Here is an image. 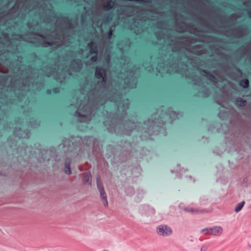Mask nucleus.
<instances>
[{"instance_id": "f257e3e1", "label": "nucleus", "mask_w": 251, "mask_h": 251, "mask_svg": "<svg viewBox=\"0 0 251 251\" xmlns=\"http://www.w3.org/2000/svg\"><path fill=\"white\" fill-rule=\"evenodd\" d=\"M156 233L163 236H170L172 233V229L167 225H161L156 227Z\"/></svg>"}, {"instance_id": "f03ea898", "label": "nucleus", "mask_w": 251, "mask_h": 251, "mask_svg": "<svg viewBox=\"0 0 251 251\" xmlns=\"http://www.w3.org/2000/svg\"><path fill=\"white\" fill-rule=\"evenodd\" d=\"M97 183L98 188L100 193V198L103 200V204L104 205V206H106L108 205V201L106 199V195L104 192L103 187H102L101 184L100 183V179L98 178H97Z\"/></svg>"}, {"instance_id": "7ed1b4c3", "label": "nucleus", "mask_w": 251, "mask_h": 251, "mask_svg": "<svg viewBox=\"0 0 251 251\" xmlns=\"http://www.w3.org/2000/svg\"><path fill=\"white\" fill-rule=\"evenodd\" d=\"M210 235L211 236H220L223 231V228L220 226H215L213 227H210Z\"/></svg>"}, {"instance_id": "20e7f679", "label": "nucleus", "mask_w": 251, "mask_h": 251, "mask_svg": "<svg viewBox=\"0 0 251 251\" xmlns=\"http://www.w3.org/2000/svg\"><path fill=\"white\" fill-rule=\"evenodd\" d=\"M103 70L100 67H97L96 68L95 75L97 78H102V81L105 82V74H103L102 71Z\"/></svg>"}, {"instance_id": "39448f33", "label": "nucleus", "mask_w": 251, "mask_h": 251, "mask_svg": "<svg viewBox=\"0 0 251 251\" xmlns=\"http://www.w3.org/2000/svg\"><path fill=\"white\" fill-rule=\"evenodd\" d=\"M87 46L90 49L91 53L96 54L97 53V47L94 42L91 41L88 44Z\"/></svg>"}, {"instance_id": "423d86ee", "label": "nucleus", "mask_w": 251, "mask_h": 251, "mask_svg": "<svg viewBox=\"0 0 251 251\" xmlns=\"http://www.w3.org/2000/svg\"><path fill=\"white\" fill-rule=\"evenodd\" d=\"M246 103V101L242 98H238L235 99V104L237 106H244Z\"/></svg>"}, {"instance_id": "0eeeda50", "label": "nucleus", "mask_w": 251, "mask_h": 251, "mask_svg": "<svg viewBox=\"0 0 251 251\" xmlns=\"http://www.w3.org/2000/svg\"><path fill=\"white\" fill-rule=\"evenodd\" d=\"M239 85L244 88H247L249 86V81L247 79H243L239 82Z\"/></svg>"}, {"instance_id": "6e6552de", "label": "nucleus", "mask_w": 251, "mask_h": 251, "mask_svg": "<svg viewBox=\"0 0 251 251\" xmlns=\"http://www.w3.org/2000/svg\"><path fill=\"white\" fill-rule=\"evenodd\" d=\"M114 4L115 2L110 0L104 6V8L106 10H110L113 7Z\"/></svg>"}, {"instance_id": "1a4fd4ad", "label": "nucleus", "mask_w": 251, "mask_h": 251, "mask_svg": "<svg viewBox=\"0 0 251 251\" xmlns=\"http://www.w3.org/2000/svg\"><path fill=\"white\" fill-rule=\"evenodd\" d=\"M202 72L206 74L208 76V79L210 81L212 82H215L216 80V77L212 75L209 74L208 72H207L206 71L202 70Z\"/></svg>"}, {"instance_id": "9d476101", "label": "nucleus", "mask_w": 251, "mask_h": 251, "mask_svg": "<svg viewBox=\"0 0 251 251\" xmlns=\"http://www.w3.org/2000/svg\"><path fill=\"white\" fill-rule=\"evenodd\" d=\"M244 204H245V201H242L241 202L238 203L235 207V211L236 213H238V212H239L242 209V208L244 206Z\"/></svg>"}, {"instance_id": "9b49d317", "label": "nucleus", "mask_w": 251, "mask_h": 251, "mask_svg": "<svg viewBox=\"0 0 251 251\" xmlns=\"http://www.w3.org/2000/svg\"><path fill=\"white\" fill-rule=\"evenodd\" d=\"M91 179V176L89 173L85 174L83 177V181L86 183H89Z\"/></svg>"}, {"instance_id": "f8f14e48", "label": "nucleus", "mask_w": 251, "mask_h": 251, "mask_svg": "<svg viewBox=\"0 0 251 251\" xmlns=\"http://www.w3.org/2000/svg\"><path fill=\"white\" fill-rule=\"evenodd\" d=\"M69 163H67L66 162L65 164V168L64 170V172L66 174L70 175L71 174V171L69 166Z\"/></svg>"}, {"instance_id": "ddd939ff", "label": "nucleus", "mask_w": 251, "mask_h": 251, "mask_svg": "<svg viewBox=\"0 0 251 251\" xmlns=\"http://www.w3.org/2000/svg\"><path fill=\"white\" fill-rule=\"evenodd\" d=\"M210 232H211L210 227L202 229L200 231V233L201 234H202L204 235H210Z\"/></svg>"}, {"instance_id": "4468645a", "label": "nucleus", "mask_w": 251, "mask_h": 251, "mask_svg": "<svg viewBox=\"0 0 251 251\" xmlns=\"http://www.w3.org/2000/svg\"><path fill=\"white\" fill-rule=\"evenodd\" d=\"M75 116H77L78 117H79V118H86V115L81 114L78 111L75 112Z\"/></svg>"}, {"instance_id": "2eb2a0df", "label": "nucleus", "mask_w": 251, "mask_h": 251, "mask_svg": "<svg viewBox=\"0 0 251 251\" xmlns=\"http://www.w3.org/2000/svg\"><path fill=\"white\" fill-rule=\"evenodd\" d=\"M189 211L191 213H202L204 212H206L205 211H204V210H198L197 209H190V210Z\"/></svg>"}, {"instance_id": "dca6fc26", "label": "nucleus", "mask_w": 251, "mask_h": 251, "mask_svg": "<svg viewBox=\"0 0 251 251\" xmlns=\"http://www.w3.org/2000/svg\"><path fill=\"white\" fill-rule=\"evenodd\" d=\"M60 89L58 87L53 88L52 89V93L54 94H58L59 92Z\"/></svg>"}, {"instance_id": "f3484780", "label": "nucleus", "mask_w": 251, "mask_h": 251, "mask_svg": "<svg viewBox=\"0 0 251 251\" xmlns=\"http://www.w3.org/2000/svg\"><path fill=\"white\" fill-rule=\"evenodd\" d=\"M97 56L96 55L93 56L91 58V61L93 62H96L97 61Z\"/></svg>"}, {"instance_id": "a211bd4d", "label": "nucleus", "mask_w": 251, "mask_h": 251, "mask_svg": "<svg viewBox=\"0 0 251 251\" xmlns=\"http://www.w3.org/2000/svg\"><path fill=\"white\" fill-rule=\"evenodd\" d=\"M207 246L206 245H203L201 248V251H206Z\"/></svg>"}, {"instance_id": "6ab92c4d", "label": "nucleus", "mask_w": 251, "mask_h": 251, "mask_svg": "<svg viewBox=\"0 0 251 251\" xmlns=\"http://www.w3.org/2000/svg\"><path fill=\"white\" fill-rule=\"evenodd\" d=\"M113 35V31L112 30H110L108 32V37L109 38H111Z\"/></svg>"}, {"instance_id": "aec40b11", "label": "nucleus", "mask_w": 251, "mask_h": 251, "mask_svg": "<svg viewBox=\"0 0 251 251\" xmlns=\"http://www.w3.org/2000/svg\"><path fill=\"white\" fill-rule=\"evenodd\" d=\"M67 26L69 28H73V25L70 22H68L67 23Z\"/></svg>"}, {"instance_id": "412c9836", "label": "nucleus", "mask_w": 251, "mask_h": 251, "mask_svg": "<svg viewBox=\"0 0 251 251\" xmlns=\"http://www.w3.org/2000/svg\"><path fill=\"white\" fill-rule=\"evenodd\" d=\"M52 93V90H51V89H48L46 91V93L47 95H51Z\"/></svg>"}, {"instance_id": "4be33fe9", "label": "nucleus", "mask_w": 251, "mask_h": 251, "mask_svg": "<svg viewBox=\"0 0 251 251\" xmlns=\"http://www.w3.org/2000/svg\"><path fill=\"white\" fill-rule=\"evenodd\" d=\"M45 44H47L48 46H51L52 45V43L50 42H46Z\"/></svg>"}, {"instance_id": "5701e85b", "label": "nucleus", "mask_w": 251, "mask_h": 251, "mask_svg": "<svg viewBox=\"0 0 251 251\" xmlns=\"http://www.w3.org/2000/svg\"><path fill=\"white\" fill-rule=\"evenodd\" d=\"M237 71L238 72H239L240 73H241V72H241V71L240 69H237Z\"/></svg>"}, {"instance_id": "b1692460", "label": "nucleus", "mask_w": 251, "mask_h": 251, "mask_svg": "<svg viewBox=\"0 0 251 251\" xmlns=\"http://www.w3.org/2000/svg\"><path fill=\"white\" fill-rule=\"evenodd\" d=\"M40 37H42V38H44V36H43L42 35H41V34H39L38 35Z\"/></svg>"}, {"instance_id": "393cba45", "label": "nucleus", "mask_w": 251, "mask_h": 251, "mask_svg": "<svg viewBox=\"0 0 251 251\" xmlns=\"http://www.w3.org/2000/svg\"><path fill=\"white\" fill-rule=\"evenodd\" d=\"M249 14H250V17L251 18V12H250Z\"/></svg>"}]
</instances>
